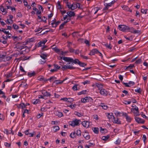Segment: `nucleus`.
Segmentation results:
<instances>
[{
  "instance_id": "56",
  "label": "nucleus",
  "mask_w": 148,
  "mask_h": 148,
  "mask_svg": "<svg viewBox=\"0 0 148 148\" xmlns=\"http://www.w3.org/2000/svg\"><path fill=\"white\" fill-rule=\"evenodd\" d=\"M43 113H41L37 115V117L38 119H39L40 117L43 116Z\"/></svg>"
},
{
  "instance_id": "7",
  "label": "nucleus",
  "mask_w": 148,
  "mask_h": 148,
  "mask_svg": "<svg viewBox=\"0 0 148 148\" xmlns=\"http://www.w3.org/2000/svg\"><path fill=\"white\" fill-rule=\"evenodd\" d=\"M131 110L136 115L138 116L139 115L138 108L136 106H135V107L134 108H132Z\"/></svg>"
},
{
  "instance_id": "45",
  "label": "nucleus",
  "mask_w": 148,
  "mask_h": 148,
  "mask_svg": "<svg viewBox=\"0 0 148 148\" xmlns=\"http://www.w3.org/2000/svg\"><path fill=\"white\" fill-rule=\"evenodd\" d=\"M28 75L30 77H32L33 76H34L35 74V72H33L32 73H29L28 74Z\"/></svg>"
},
{
  "instance_id": "13",
  "label": "nucleus",
  "mask_w": 148,
  "mask_h": 148,
  "mask_svg": "<svg viewBox=\"0 0 148 148\" xmlns=\"http://www.w3.org/2000/svg\"><path fill=\"white\" fill-rule=\"evenodd\" d=\"M135 119L136 121L138 123H143L144 122V121L142 119L137 117H135Z\"/></svg>"
},
{
  "instance_id": "26",
  "label": "nucleus",
  "mask_w": 148,
  "mask_h": 148,
  "mask_svg": "<svg viewBox=\"0 0 148 148\" xmlns=\"http://www.w3.org/2000/svg\"><path fill=\"white\" fill-rule=\"evenodd\" d=\"M83 136L85 139L86 140H88L90 138V136L87 133H84Z\"/></svg>"
},
{
  "instance_id": "59",
  "label": "nucleus",
  "mask_w": 148,
  "mask_h": 148,
  "mask_svg": "<svg viewBox=\"0 0 148 148\" xmlns=\"http://www.w3.org/2000/svg\"><path fill=\"white\" fill-rule=\"evenodd\" d=\"M134 65L133 64H130L129 66H128L127 67V69H132L133 67H134Z\"/></svg>"
},
{
  "instance_id": "35",
  "label": "nucleus",
  "mask_w": 148,
  "mask_h": 148,
  "mask_svg": "<svg viewBox=\"0 0 148 148\" xmlns=\"http://www.w3.org/2000/svg\"><path fill=\"white\" fill-rule=\"evenodd\" d=\"M78 85V84H75L72 87V89L74 91H76L78 90L77 86Z\"/></svg>"
},
{
  "instance_id": "20",
  "label": "nucleus",
  "mask_w": 148,
  "mask_h": 148,
  "mask_svg": "<svg viewBox=\"0 0 148 148\" xmlns=\"http://www.w3.org/2000/svg\"><path fill=\"white\" fill-rule=\"evenodd\" d=\"M37 79L38 80L40 81H42L43 82L47 81V79H45L42 76H40L37 77Z\"/></svg>"
},
{
  "instance_id": "2",
  "label": "nucleus",
  "mask_w": 148,
  "mask_h": 148,
  "mask_svg": "<svg viewBox=\"0 0 148 148\" xmlns=\"http://www.w3.org/2000/svg\"><path fill=\"white\" fill-rule=\"evenodd\" d=\"M97 86L99 88L98 90L101 95L107 96L109 92L105 89L102 88V85L101 84H98Z\"/></svg>"
},
{
  "instance_id": "54",
  "label": "nucleus",
  "mask_w": 148,
  "mask_h": 148,
  "mask_svg": "<svg viewBox=\"0 0 148 148\" xmlns=\"http://www.w3.org/2000/svg\"><path fill=\"white\" fill-rule=\"evenodd\" d=\"M46 62V60H40L39 61V63L41 64H44Z\"/></svg>"
},
{
  "instance_id": "8",
  "label": "nucleus",
  "mask_w": 148,
  "mask_h": 148,
  "mask_svg": "<svg viewBox=\"0 0 148 148\" xmlns=\"http://www.w3.org/2000/svg\"><path fill=\"white\" fill-rule=\"evenodd\" d=\"M99 52V51L97 49H92L89 53L88 54L90 56H92L95 55V54L98 53Z\"/></svg>"
},
{
  "instance_id": "12",
  "label": "nucleus",
  "mask_w": 148,
  "mask_h": 148,
  "mask_svg": "<svg viewBox=\"0 0 148 148\" xmlns=\"http://www.w3.org/2000/svg\"><path fill=\"white\" fill-rule=\"evenodd\" d=\"M53 65L55 69H51L50 70V71L52 72H54L57 71L60 68V66L57 64H54Z\"/></svg>"
},
{
  "instance_id": "62",
  "label": "nucleus",
  "mask_w": 148,
  "mask_h": 148,
  "mask_svg": "<svg viewBox=\"0 0 148 148\" xmlns=\"http://www.w3.org/2000/svg\"><path fill=\"white\" fill-rule=\"evenodd\" d=\"M79 32H74L72 33V36L73 37H75L76 36H77V35H76V34L77 33H78Z\"/></svg>"
},
{
  "instance_id": "30",
  "label": "nucleus",
  "mask_w": 148,
  "mask_h": 148,
  "mask_svg": "<svg viewBox=\"0 0 148 148\" xmlns=\"http://www.w3.org/2000/svg\"><path fill=\"white\" fill-rule=\"evenodd\" d=\"M87 90H83L81 91L78 92L77 93V95H84L86 93Z\"/></svg>"
},
{
  "instance_id": "58",
  "label": "nucleus",
  "mask_w": 148,
  "mask_h": 148,
  "mask_svg": "<svg viewBox=\"0 0 148 148\" xmlns=\"http://www.w3.org/2000/svg\"><path fill=\"white\" fill-rule=\"evenodd\" d=\"M20 69L21 71L22 72H25V71L24 70L23 67L22 66H20Z\"/></svg>"
},
{
  "instance_id": "53",
  "label": "nucleus",
  "mask_w": 148,
  "mask_h": 148,
  "mask_svg": "<svg viewBox=\"0 0 148 148\" xmlns=\"http://www.w3.org/2000/svg\"><path fill=\"white\" fill-rule=\"evenodd\" d=\"M6 30H7L6 29H2V31L4 32V33L7 34H8L9 32L8 31H7Z\"/></svg>"
},
{
  "instance_id": "10",
  "label": "nucleus",
  "mask_w": 148,
  "mask_h": 148,
  "mask_svg": "<svg viewBox=\"0 0 148 148\" xmlns=\"http://www.w3.org/2000/svg\"><path fill=\"white\" fill-rule=\"evenodd\" d=\"M0 9L2 12L3 14L5 15L8 13V10L7 9L4 8L3 6L1 5L0 6Z\"/></svg>"
},
{
  "instance_id": "1",
  "label": "nucleus",
  "mask_w": 148,
  "mask_h": 148,
  "mask_svg": "<svg viewBox=\"0 0 148 148\" xmlns=\"http://www.w3.org/2000/svg\"><path fill=\"white\" fill-rule=\"evenodd\" d=\"M63 60L66 62L74 63L75 64H78L81 67H84L86 64L84 63L80 62L77 59L73 60L72 58L70 57H64Z\"/></svg>"
},
{
  "instance_id": "33",
  "label": "nucleus",
  "mask_w": 148,
  "mask_h": 148,
  "mask_svg": "<svg viewBox=\"0 0 148 148\" xmlns=\"http://www.w3.org/2000/svg\"><path fill=\"white\" fill-rule=\"evenodd\" d=\"M110 136L109 135H107L106 136H103L102 137L101 139L104 141L107 140L109 138Z\"/></svg>"
},
{
  "instance_id": "34",
  "label": "nucleus",
  "mask_w": 148,
  "mask_h": 148,
  "mask_svg": "<svg viewBox=\"0 0 148 148\" xmlns=\"http://www.w3.org/2000/svg\"><path fill=\"white\" fill-rule=\"evenodd\" d=\"M60 129L59 127L58 126H55L53 127V130L54 132H57Z\"/></svg>"
},
{
  "instance_id": "57",
  "label": "nucleus",
  "mask_w": 148,
  "mask_h": 148,
  "mask_svg": "<svg viewBox=\"0 0 148 148\" xmlns=\"http://www.w3.org/2000/svg\"><path fill=\"white\" fill-rule=\"evenodd\" d=\"M12 72L11 71H10L9 73H8L7 75V77H10L12 76Z\"/></svg>"
},
{
  "instance_id": "43",
  "label": "nucleus",
  "mask_w": 148,
  "mask_h": 148,
  "mask_svg": "<svg viewBox=\"0 0 148 148\" xmlns=\"http://www.w3.org/2000/svg\"><path fill=\"white\" fill-rule=\"evenodd\" d=\"M135 92L139 93H140L141 92L142 90L140 88H137L135 90Z\"/></svg>"
},
{
  "instance_id": "50",
  "label": "nucleus",
  "mask_w": 148,
  "mask_h": 148,
  "mask_svg": "<svg viewBox=\"0 0 148 148\" xmlns=\"http://www.w3.org/2000/svg\"><path fill=\"white\" fill-rule=\"evenodd\" d=\"M99 10V8L98 7L95 8L94 9V10L95 11V12L94 13V14H96L98 11Z\"/></svg>"
},
{
  "instance_id": "18",
  "label": "nucleus",
  "mask_w": 148,
  "mask_h": 148,
  "mask_svg": "<svg viewBox=\"0 0 148 148\" xmlns=\"http://www.w3.org/2000/svg\"><path fill=\"white\" fill-rule=\"evenodd\" d=\"M54 114L56 116H57L59 117H61L63 116L62 113L61 112L58 111H55Z\"/></svg>"
},
{
  "instance_id": "11",
  "label": "nucleus",
  "mask_w": 148,
  "mask_h": 148,
  "mask_svg": "<svg viewBox=\"0 0 148 148\" xmlns=\"http://www.w3.org/2000/svg\"><path fill=\"white\" fill-rule=\"evenodd\" d=\"M6 57V55L5 53L3 54H0V62L2 61H5V59Z\"/></svg>"
},
{
  "instance_id": "42",
  "label": "nucleus",
  "mask_w": 148,
  "mask_h": 148,
  "mask_svg": "<svg viewBox=\"0 0 148 148\" xmlns=\"http://www.w3.org/2000/svg\"><path fill=\"white\" fill-rule=\"evenodd\" d=\"M104 45L106 47L110 49H112V47L110 46L111 44L110 43L109 44H108V43H106L104 44Z\"/></svg>"
},
{
  "instance_id": "39",
  "label": "nucleus",
  "mask_w": 148,
  "mask_h": 148,
  "mask_svg": "<svg viewBox=\"0 0 148 148\" xmlns=\"http://www.w3.org/2000/svg\"><path fill=\"white\" fill-rule=\"evenodd\" d=\"M121 140L120 139L118 138L114 142V143L116 145H119L121 143Z\"/></svg>"
},
{
  "instance_id": "24",
  "label": "nucleus",
  "mask_w": 148,
  "mask_h": 148,
  "mask_svg": "<svg viewBox=\"0 0 148 148\" xmlns=\"http://www.w3.org/2000/svg\"><path fill=\"white\" fill-rule=\"evenodd\" d=\"M113 122L114 123H116L117 124H120L121 123V121L118 118H115L114 119Z\"/></svg>"
},
{
  "instance_id": "9",
  "label": "nucleus",
  "mask_w": 148,
  "mask_h": 148,
  "mask_svg": "<svg viewBox=\"0 0 148 148\" xmlns=\"http://www.w3.org/2000/svg\"><path fill=\"white\" fill-rule=\"evenodd\" d=\"M128 31L133 34L138 33L139 32V30L134 29L133 27H130Z\"/></svg>"
},
{
  "instance_id": "44",
  "label": "nucleus",
  "mask_w": 148,
  "mask_h": 148,
  "mask_svg": "<svg viewBox=\"0 0 148 148\" xmlns=\"http://www.w3.org/2000/svg\"><path fill=\"white\" fill-rule=\"evenodd\" d=\"M76 134L78 136H80L81 135V132L80 130H77L76 132Z\"/></svg>"
},
{
  "instance_id": "61",
  "label": "nucleus",
  "mask_w": 148,
  "mask_h": 148,
  "mask_svg": "<svg viewBox=\"0 0 148 148\" xmlns=\"http://www.w3.org/2000/svg\"><path fill=\"white\" fill-rule=\"evenodd\" d=\"M80 56L83 59H86V60H87L88 59V57L87 56H84V55H81V54L80 55Z\"/></svg>"
},
{
  "instance_id": "63",
  "label": "nucleus",
  "mask_w": 148,
  "mask_h": 148,
  "mask_svg": "<svg viewBox=\"0 0 148 148\" xmlns=\"http://www.w3.org/2000/svg\"><path fill=\"white\" fill-rule=\"evenodd\" d=\"M4 145L5 147H9L10 146V145L6 142H5L4 143Z\"/></svg>"
},
{
  "instance_id": "51",
  "label": "nucleus",
  "mask_w": 148,
  "mask_h": 148,
  "mask_svg": "<svg viewBox=\"0 0 148 148\" xmlns=\"http://www.w3.org/2000/svg\"><path fill=\"white\" fill-rule=\"evenodd\" d=\"M131 101H125L123 102V103L125 104H129L131 103Z\"/></svg>"
},
{
  "instance_id": "22",
  "label": "nucleus",
  "mask_w": 148,
  "mask_h": 148,
  "mask_svg": "<svg viewBox=\"0 0 148 148\" xmlns=\"http://www.w3.org/2000/svg\"><path fill=\"white\" fill-rule=\"evenodd\" d=\"M90 98V97H85L84 98H82L81 99V101L82 103H85L88 101V100Z\"/></svg>"
},
{
  "instance_id": "14",
  "label": "nucleus",
  "mask_w": 148,
  "mask_h": 148,
  "mask_svg": "<svg viewBox=\"0 0 148 148\" xmlns=\"http://www.w3.org/2000/svg\"><path fill=\"white\" fill-rule=\"evenodd\" d=\"M66 13L69 16V18H70L74 16L75 15V13L73 11H68Z\"/></svg>"
},
{
  "instance_id": "27",
  "label": "nucleus",
  "mask_w": 148,
  "mask_h": 148,
  "mask_svg": "<svg viewBox=\"0 0 148 148\" xmlns=\"http://www.w3.org/2000/svg\"><path fill=\"white\" fill-rule=\"evenodd\" d=\"M92 130L96 134H98L99 133V129L97 127H93L92 128Z\"/></svg>"
},
{
  "instance_id": "64",
  "label": "nucleus",
  "mask_w": 148,
  "mask_h": 148,
  "mask_svg": "<svg viewBox=\"0 0 148 148\" xmlns=\"http://www.w3.org/2000/svg\"><path fill=\"white\" fill-rule=\"evenodd\" d=\"M147 10H144V9H142L141 10V12L143 13H144L145 14H146L147 13Z\"/></svg>"
},
{
  "instance_id": "55",
  "label": "nucleus",
  "mask_w": 148,
  "mask_h": 148,
  "mask_svg": "<svg viewBox=\"0 0 148 148\" xmlns=\"http://www.w3.org/2000/svg\"><path fill=\"white\" fill-rule=\"evenodd\" d=\"M42 29V28L39 27L38 28H36V29H35L34 30V32H38L40 31Z\"/></svg>"
},
{
  "instance_id": "4",
  "label": "nucleus",
  "mask_w": 148,
  "mask_h": 148,
  "mask_svg": "<svg viewBox=\"0 0 148 148\" xmlns=\"http://www.w3.org/2000/svg\"><path fill=\"white\" fill-rule=\"evenodd\" d=\"M66 5L69 9L73 10L77 8L76 3H73L71 4L70 3L67 2L66 3Z\"/></svg>"
},
{
  "instance_id": "47",
  "label": "nucleus",
  "mask_w": 148,
  "mask_h": 148,
  "mask_svg": "<svg viewBox=\"0 0 148 148\" xmlns=\"http://www.w3.org/2000/svg\"><path fill=\"white\" fill-rule=\"evenodd\" d=\"M47 18L45 16H43L41 20L40 21H43V22H44L45 23H46V20H47Z\"/></svg>"
},
{
  "instance_id": "36",
  "label": "nucleus",
  "mask_w": 148,
  "mask_h": 148,
  "mask_svg": "<svg viewBox=\"0 0 148 148\" xmlns=\"http://www.w3.org/2000/svg\"><path fill=\"white\" fill-rule=\"evenodd\" d=\"M68 106L70 107L72 109H74L76 107L77 105L75 104H71V105Z\"/></svg>"
},
{
  "instance_id": "6",
  "label": "nucleus",
  "mask_w": 148,
  "mask_h": 148,
  "mask_svg": "<svg viewBox=\"0 0 148 148\" xmlns=\"http://www.w3.org/2000/svg\"><path fill=\"white\" fill-rule=\"evenodd\" d=\"M91 124L90 122L87 121H84L82 122L83 126L86 128H88Z\"/></svg>"
},
{
  "instance_id": "37",
  "label": "nucleus",
  "mask_w": 148,
  "mask_h": 148,
  "mask_svg": "<svg viewBox=\"0 0 148 148\" xmlns=\"http://www.w3.org/2000/svg\"><path fill=\"white\" fill-rule=\"evenodd\" d=\"M76 133L75 132H72L70 135L71 138H74L75 137Z\"/></svg>"
},
{
  "instance_id": "48",
  "label": "nucleus",
  "mask_w": 148,
  "mask_h": 148,
  "mask_svg": "<svg viewBox=\"0 0 148 148\" xmlns=\"http://www.w3.org/2000/svg\"><path fill=\"white\" fill-rule=\"evenodd\" d=\"M101 106L103 108L104 110H106L108 108V106L107 105H105L104 104H102Z\"/></svg>"
},
{
  "instance_id": "19",
  "label": "nucleus",
  "mask_w": 148,
  "mask_h": 148,
  "mask_svg": "<svg viewBox=\"0 0 148 148\" xmlns=\"http://www.w3.org/2000/svg\"><path fill=\"white\" fill-rule=\"evenodd\" d=\"M125 25H120L118 26V28L121 31L124 32L125 31Z\"/></svg>"
},
{
  "instance_id": "23",
  "label": "nucleus",
  "mask_w": 148,
  "mask_h": 148,
  "mask_svg": "<svg viewBox=\"0 0 148 148\" xmlns=\"http://www.w3.org/2000/svg\"><path fill=\"white\" fill-rule=\"evenodd\" d=\"M115 2L114 0L112 1L111 2L108 3H106V5L109 8Z\"/></svg>"
},
{
  "instance_id": "46",
  "label": "nucleus",
  "mask_w": 148,
  "mask_h": 148,
  "mask_svg": "<svg viewBox=\"0 0 148 148\" xmlns=\"http://www.w3.org/2000/svg\"><path fill=\"white\" fill-rule=\"evenodd\" d=\"M92 117L93 119H96L97 120H98L99 119V118L97 115L96 114H94L93 115Z\"/></svg>"
},
{
  "instance_id": "41",
  "label": "nucleus",
  "mask_w": 148,
  "mask_h": 148,
  "mask_svg": "<svg viewBox=\"0 0 148 148\" xmlns=\"http://www.w3.org/2000/svg\"><path fill=\"white\" fill-rule=\"evenodd\" d=\"M52 49L57 53H58L60 51V49L57 48L56 47H52Z\"/></svg>"
},
{
  "instance_id": "28",
  "label": "nucleus",
  "mask_w": 148,
  "mask_h": 148,
  "mask_svg": "<svg viewBox=\"0 0 148 148\" xmlns=\"http://www.w3.org/2000/svg\"><path fill=\"white\" fill-rule=\"evenodd\" d=\"M39 102V99H34L32 100V103L34 105H36Z\"/></svg>"
},
{
  "instance_id": "32",
  "label": "nucleus",
  "mask_w": 148,
  "mask_h": 148,
  "mask_svg": "<svg viewBox=\"0 0 148 148\" xmlns=\"http://www.w3.org/2000/svg\"><path fill=\"white\" fill-rule=\"evenodd\" d=\"M74 114L75 115L79 117H81L83 116V115L82 114L77 111H75Z\"/></svg>"
},
{
  "instance_id": "40",
  "label": "nucleus",
  "mask_w": 148,
  "mask_h": 148,
  "mask_svg": "<svg viewBox=\"0 0 148 148\" xmlns=\"http://www.w3.org/2000/svg\"><path fill=\"white\" fill-rule=\"evenodd\" d=\"M5 22L8 25L11 24L13 23V21L10 20V19H7L5 20Z\"/></svg>"
},
{
  "instance_id": "5",
  "label": "nucleus",
  "mask_w": 148,
  "mask_h": 148,
  "mask_svg": "<svg viewBox=\"0 0 148 148\" xmlns=\"http://www.w3.org/2000/svg\"><path fill=\"white\" fill-rule=\"evenodd\" d=\"M122 115L125 117L126 119V121L128 123L131 122L132 120L133 119L132 117L129 116L128 114L125 113L123 112L122 114Z\"/></svg>"
},
{
  "instance_id": "3",
  "label": "nucleus",
  "mask_w": 148,
  "mask_h": 148,
  "mask_svg": "<svg viewBox=\"0 0 148 148\" xmlns=\"http://www.w3.org/2000/svg\"><path fill=\"white\" fill-rule=\"evenodd\" d=\"M81 123V120L79 119H75L72 120V121H69V125L73 127L79 125L80 123Z\"/></svg>"
},
{
  "instance_id": "17",
  "label": "nucleus",
  "mask_w": 148,
  "mask_h": 148,
  "mask_svg": "<svg viewBox=\"0 0 148 148\" xmlns=\"http://www.w3.org/2000/svg\"><path fill=\"white\" fill-rule=\"evenodd\" d=\"M42 94L45 97L50 96L51 95L47 91L45 90H43L42 91Z\"/></svg>"
},
{
  "instance_id": "60",
  "label": "nucleus",
  "mask_w": 148,
  "mask_h": 148,
  "mask_svg": "<svg viewBox=\"0 0 148 148\" xmlns=\"http://www.w3.org/2000/svg\"><path fill=\"white\" fill-rule=\"evenodd\" d=\"M43 45V43H42L41 41H40L37 44V47H40L42 46Z\"/></svg>"
},
{
  "instance_id": "21",
  "label": "nucleus",
  "mask_w": 148,
  "mask_h": 148,
  "mask_svg": "<svg viewBox=\"0 0 148 148\" xmlns=\"http://www.w3.org/2000/svg\"><path fill=\"white\" fill-rule=\"evenodd\" d=\"M49 56V55L47 53H42L40 55V57L44 60H45L47 58V56Z\"/></svg>"
},
{
  "instance_id": "52",
  "label": "nucleus",
  "mask_w": 148,
  "mask_h": 148,
  "mask_svg": "<svg viewBox=\"0 0 148 148\" xmlns=\"http://www.w3.org/2000/svg\"><path fill=\"white\" fill-rule=\"evenodd\" d=\"M82 84L85 85L86 84H89L90 83V81L88 80H86L85 81L82 82Z\"/></svg>"
},
{
  "instance_id": "16",
  "label": "nucleus",
  "mask_w": 148,
  "mask_h": 148,
  "mask_svg": "<svg viewBox=\"0 0 148 148\" xmlns=\"http://www.w3.org/2000/svg\"><path fill=\"white\" fill-rule=\"evenodd\" d=\"M107 116L109 119H114V117L113 115V113H108Z\"/></svg>"
},
{
  "instance_id": "49",
  "label": "nucleus",
  "mask_w": 148,
  "mask_h": 148,
  "mask_svg": "<svg viewBox=\"0 0 148 148\" xmlns=\"http://www.w3.org/2000/svg\"><path fill=\"white\" fill-rule=\"evenodd\" d=\"M142 62V60L141 59H139L138 60L136 61L135 63L136 64H139Z\"/></svg>"
},
{
  "instance_id": "38",
  "label": "nucleus",
  "mask_w": 148,
  "mask_h": 148,
  "mask_svg": "<svg viewBox=\"0 0 148 148\" xmlns=\"http://www.w3.org/2000/svg\"><path fill=\"white\" fill-rule=\"evenodd\" d=\"M12 27L15 30H17L19 29V27L15 23L13 24Z\"/></svg>"
},
{
  "instance_id": "31",
  "label": "nucleus",
  "mask_w": 148,
  "mask_h": 148,
  "mask_svg": "<svg viewBox=\"0 0 148 148\" xmlns=\"http://www.w3.org/2000/svg\"><path fill=\"white\" fill-rule=\"evenodd\" d=\"M54 82L56 83V84H62V83H63L62 80H55V81Z\"/></svg>"
},
{
  "instance_id": "25",
  "label": "nucleus",
  "mask_w": 148,
  "mask_h": 148,
  "mask_svg": "<svg viewBox=\"0 0 148 148\" xmlns=\"http://www.w3.org/2000/svg\"><path fill=\"white\" fill-rule=\"evenodd\" d=\"M56 77L54 76H52L50 77L48 79H47V81H49L50 82H52L53 81H54L55 80H56Z\"/></svg>"
},
{
  "instance_id": "15",
  "label": "nucleus",
  "mask_w": 148,
  "mask_h": 148,
  "mask_svg": "<svg viewBox=\"0 0 148 148\" xmlns=\"http://www.w3.org/2000/svg\"><path fill=\"white\" fill-rule=\"evenodd\" d=\"M122 8L123 10L127 11H129L131 12H132V10L130 9L127 6L124 5L122 6Z\"/></svg>"
},
{
  "instance_id": "29",
  "label": "nucleus",
  "mask_w": 148,
  "mask_h": 148,
  "mask_svg": "<svg viewBox=\"0 0 148 148\" xmlns=\"http://www.w3.org/2000/svg\"><path fill=\"white\" fill-rule=\"evenodd\" d=\"M19 108H21L22 109H24L27 108L25 104L24 103H21L19 105Z\"/></svg>"
}]
</instances>
